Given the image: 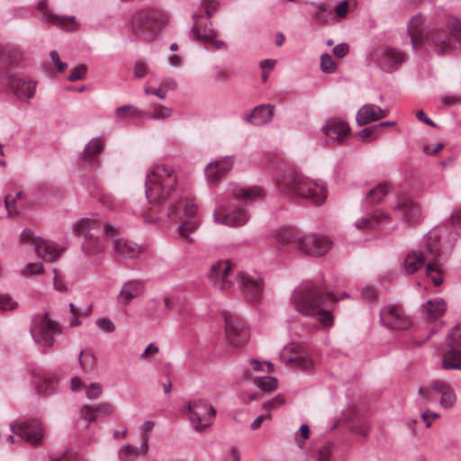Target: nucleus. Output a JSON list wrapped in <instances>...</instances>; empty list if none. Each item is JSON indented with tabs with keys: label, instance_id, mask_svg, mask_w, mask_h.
Here are the masks:
<instances>
[{
	"label": "nucleus",
	"instance_id": "69168bd1",
	"mask_svg": "<svg viewBox=\"0 0 461 461\" xmlns=\"http://www.w3.org/2000/svg\"><path fill=\"white\" fill-rule=\"evenodd\" d=\"M348 51H349V47L345 42H341V43L337 44L333 48V50H332L333 54L337 58H344V57H346L348 54Z\"/></svg>",
	"mask_w": 461,
	"mask_h": 461
},
{
	"label": "nucleus",
	"instance_id": "5701e85b",
	"mask_svg": "<svg viewBox=\"0 0 461 461\" xmlns=\"http://www.w3.org/2000/svg\"><path fill=\"white\" fill-rule=\"evenodd\" d=\"M322 131L335 141H343L349 134V125L340 119L332 118L322 127Z\"/></svg>",
	"mask_w": 461,
	"mask_h": 461
},
{
	"label": "nucleus",
	"instance_id": "4468645a",
	"mask_svg": "<svg viewBox=\"0 0 461 461\" xmlns=\"http://www.w3.org/2000/svg\"><path fill=\"white\" fill-rule=\"evenodd\" d=\"M225 321V334L229 343L233 347H241L249 339V330L242 319L223 313Z\"/></svg>",
	"mask_w": 461,
	"mask_h": 461
},
{
	"label": "nucleus",
	"instance_id": "393cba45",
	"mask_svg": "<svg viewBox=\"0 0 461 461\" xmlns=\"http://www.w3.org/2000/svg\"><path fill=\"white\" fill-rule=\"evenodd\" d=\"M275 105L273 104H259L246 116L245 121L255 126L266 124L272 120Z\"/></svg>",
	"mask_w": 461,
	"mask_h": 461
},
{
	"label": "nucleus",
	"instance_id": "37998d69",
	"mask_svg": "<svg viewBox=\"0 0 461 461\" xmlns=\"http://www.w3.org/2000/svg\"><path fill=\"white\" fill-rule=\"evenodd\" d=\"M78 362L83 370H93L95 367V357L91 351L81 350L78 356Z\"/></svg>",
	"mask_w": 461,
	"mask_h": 461
},
{
	"label": "nucleus",
	"instance_id": "6ab92c4d",
	"mask_svg": "<svg viewBox=\"0 0 461 461\" xmlns=\"http://www.w3.org/2000/svg\"><path fill=\"white\" fill-rule=\"evenodd\" d=\"M231 268L232 266L230 261H223L212 265L211 268L210 281L220 290H228L231 286V281L229 279Z\"/></svg>",
	"mask_w": 461,
	"mask_h": 461
},
{
	"label": "nucleus",
	"instance_id": "8fccbe9b",
	"mask_svg": "<svg viewBox=\"0 0 461 461\" xmlns=\"http://www.w3.org/2000/svg\"><path fill=\"white\" fill-rule=\"evenodd\" d=\"M103 392V386L100 383H91L86 388V395L89 400H95L100 397Z\"/></svg>",
	"mask_w": 461,
	"mask_h": 461
},
{
	"label": "nucleus",
	"instance_id": "bf43d9fd",
	"mask_svg": "<svg viewBox=\"0 0 461 461\" xmlns=\"http://www.w3.org/2000/svg\"><path fill=\"white\" fill-rule=\"evenodd\" d=\"M360 295H361L362 299H364L369 303L375 302L377 299L376 291L373 287L368 286V285L361 288Z\"/></svg>",
	"mask_w": 461,
	"mask_h": 461
},
{
	"label": "nucleus",
	"instance_id": "f8f14e48",
	"mask_svg": "<svg viewBox=\"0 0 461 461\" xmlns=\"http://www.w3.org/2000/svg\"><path fill=\"white\" fill-rule=\"evenodd\" d=\"M380 321L390 330H405L411 327V320L400 304H387L380 310Z\"/></svg>",
	"mask_w": 461,
	"mask_h": 461
},
{
	"label": "nucleus",
	"instance_id": "72a5a7b5",
	"mask_svg": "<svg viewBox=\"0 0 461 461\" xmlns=\"http://www.w3.org/2000/svg\"><path fill=\"white\" fill-rule=\"evenodd\" d=\"M141 289V285L140 282L131 280L126 282L119 294V300L121 303L124 304H128L134 297H136Z\"/></svg>",
	"mask_w": 461,
	"mask_h": 461
},
{
	"label": "nucleus",
	"instance_id": "412c9836",
	"mask_svg": "<svg viewBox=\"0 0 461 461\" xmlns=\"http://www.w3.org/2000/svg\"><path fill=\"white\" fill-rule=\"evenodd\" d=\"M233 164L234 158L227 156L222 159L209 163L204 168V175L210 182L217 184L223 176L230 171Z\"/></svg>",
	"mask_w": 461,
	"mask_h": 461
},
{
	"label": "nucleus",
	"instance_id": "864d4df0",
	"mask_svg": "<svg viewBox=\"0 0 461 461\" xmlns=\"http://www.w3.org/2000/svg\"><path fill=\"white\" fill-rule=\"evenodd\" d=\"M172 111L168 107L159 104L155 107L154 113L150 115L152 120H164L171 116Z\"/></svg>",
	"mask_w": 461,
	"mask_h": 461
},
{
	"label": "nucleus",
	"instance_id": "0eeeda50",
	"mask_svg": "<svg viewBox=\"0 0 461 461\" xmlns=\"http://www.w3.org/2000/svg\"><path fill=\"white\" fill-rule=\"evenodd\" d=\"M99 219H81L74 228L75 233L84 237L82 250L87 256L97 255L104 251L105 245L101 235H104V225Z\"/></svg>",
	"mask_w": 461,
	"mask_h": 461
},
{
	"label": "nucleus",
	"instance_id": "bb28decb",
	"mask_svg": "<svg viewBox=\"0 0 461 461\" xmlns=\"http://www.w3.org/2000/svg\"><path fill=\"white\" fill-rule=\"evenodd\" d=\"M183 209L185 215L193 216L197 212V205L188 200L184 201L181 197L170 204L167 214L170 219H181L180 211Z\"/></svg>",
	"mask_w": 461,
	"mask_h": 461
},
{
	"label": "nucleus",
	"instance_id": "6e6552de",
	"mask_svg": "<svg viewBox=\"0 0 461 461\" xmlns=\"http://www.w3.org/2000/svg\"><path fill=\"white\" fill-rule=\"evenodd\" d=\"M419 38V46L416 50H422L426 52L433 50L439 56L451 50V37L447 30H425Z\"/></svg>",
	"mask_w": 461,
	"mask_h": 461
},
{
	"label": "nucleus",
	"instance_id": "2f4dec72",
	"mask_svg": "<svg viewBox=\"0 0 461 461\" xmlns=\"http://www.w3.org/2000/svg\"><path fill=\"white\" fill-rule=\"evenodd\" d=\"M232 194L239 201L249 202L261 198L263 196V190L258 185L247 188L236 186L232 190Z\"/></svg>",
	"mask_w": 461,
	"mask_h": 461
},
{
	"label": "nucleus",
	"instance_id": "79ce46f5",
	"mask_svg": "<svg viewBox=\"0 0 461 461\" xmlns=\"http://www.w3.org/2000/svg\"><path fill=\"white\" fill-rule=\"evenodd\" d=\"M254 384L263 393L268 391L276 390L278 386V382L274 376H256L254 377Z\"/></svg>",
	"mask_w": 461,
	"mask_h": 461
},
{
	"label": "nucleus",
	"instance_id": "dca6fc26",
	"mask_svg": "<svg viewBox=\"0 0 461 461\" xmlns=\"http://www.w3.org/2000/svg\"><path fill=\"white\" fill-rule=\"evenodd\" d=\"M22 242H28L31 240H34L35 252L37 255L48 262L55 261L60 255L59 251L54 245L40 237H34L33 231L30 229H24L20 235Z\"/></svg>",
	"mask_w": 461,
	"mask_h": 461
},
{
	"label": "nucleus",
	"instance_id": "3c124183",
	"mask_svg": "<svg viewBox=\"0 0 461 461\" xmlns=\"http://www.w3.org/2000/svg\"><path fill=\"white\" fill-rule=\"evenodd\" d=\"M332 442H327L318 450L317 461H331Z\"/></svg>",
	"mask_w": 461,
	"mask_h": 461
},
{
	"label": "nucleus",
	"instance_id": "0e129e2a",
	"mask_svg": "<svg viewBox=\"0 0 461 461\" xmlns=\"http://www.w3.org/2000/svg\"><path fill=\"white\" fill-rule=\"evenodd\" d=\"M448 27L454 36L461 41V22L455 18L448 22Z\"/></svg>",
	"mask_w": 461,
	"mask_h": 461
},
{
	"label": "nucleus",
	"instance_id": "ddd939ff",
	"mask_svg": "<svg viewBox=\"0 0 461 461\" xmlns=\"http://www.w3.org/2000/svg\"><path fill=\"white\" fill-rule=\"evenodd\" d=\"M189 419L194 430L203 431L212 425L216 410L202 402L194 401L188 403Z\"/></svg>",
	"mask_w": 461,
	"mask_h": 461
},
{
	"label": "nucleus",
	"instance_id": "774afa93",
	"mask_svg": "<svg viewBox=\"0 0 461 461\" xmlns=\"http://www.w3.org/2000/svg\"><path fill=\"white\" fill-rule=\"evenodd\" d=\"M430 390L431 389H429V387H427V388L420 387L419 388V394L420 395L422 403H429V402L435 401L433 395L430 393Z\"/></svg>",
	"mask_w": 461,
	"mask_h": 461
},
{
	"label": "nucleus",
	"instance_id": "f03ea898",
	"mask_svg": "<svg viewBox=\"0 0 461 461\" xmlns=\"http://www.w3.org/2000/svg\"><path fill=\"white\" fill-rule=\"evenodd\" d=\"M277 186L280 192L294 194L297 197L320 205L327 196V187L322 182L312 181L302 174L287 170L278 178Z\"/></svg>",
	"mask_w": 461,
	"mask_h": 461
},
{
	"label": "nucleus",
	"instance_id": "a19ab883",
	"mask_svg": "<svg viewBox=\"0 0 461 461\" xmlns=\"http://www.w3.org/2000/svg\"><path fill=\"white\" fill-rule=\"evenodd\" d=\"M425 272L426 276L429 278H430L435 286H439L443 283L444 277L442 270L439 265H438L437 263L429 262L426 267Z\"/></svg>",
	"mask_w": 461,
	"mask_h": 461
},
{
	"label": "nucleus",
	"instance_id": "a211bd4d",
	"mask_svg": "<svg viewBox=\"0 0 461 461\" xmlns=\"http://www.w3.org/2000/svg\"><path fill=\"white\" fill-rule=\"evenodd\" d=\"M393 209L401 213L402 221L409 225L416 224L421 220L420 207L411 199L399 201Z\"/></svg>",
	"mask_w": 461,
	"mask_h": 461
},
{
	"label": "nucleus",
	"instance_id": "1a4fd4ad",
	"mask_svg": "<svg viewBox=\"0 0 461 461\" xmlns=\"http://www.w3.org/2000/svg\"><path fill=\"white\" fill-rule=\"evenodd\" d=\"M61 333L58 322L44 315L31 328V334L35 342L42 348H50L55 342L54 336Z\"/></svg>",
	"mask_w": 461,
	"mask_h": 461
},
{
	"label": "nucleus",
	"instance_id": "de8ad7c7",
	"mask_svg": "<svg viewBox=\"0 0 461 461\" xmlns=\"http://www.w3.org/2000/svg\"><path fill=\"white\" fill-rule=\"evenodd\" d=\"M337 65L329 53H323L321 56V69L322 72L330 74L333 73Z\"/></svg>",
	"mask_w": 461,
	"mask_h": 461
},
{
	"label": "nucleus",
	"instance_id": "473e14b6",
	"mask_svg": "<svg viewBox=\"0 0 461 461\" xmlns=\"http://www.w3.org/2000/svg\"><path fill=\"white\" fill-rule=\"evenodd\" d=\"M104 149V141L100 138L91 140L85 147L82 153V160L86 165H92L94 158L102 152Z\"/></svg>",
	"mask_w": 461,
	"mask_h": 461
},
{
	"label": "nucleus",
	"instance_id": "b1692460",
	"mask_svg": "<svg viewBox=\"0 0 461 461\" xmlns=\"http://www.w3.org/2000/svg\"><path fill=\"white\" fill-rule=\"evenodd\" d=\"M404 59V53L392 48H387L382 53L379 65L385 72H393L398 69Z\"/></svg>",
	"mask_w": 461,
	"mask_h": 461
},
{
	"label": "nucleus",
	"instance_id": "f704fd0d",
	"mask_svg": "<svg viewBox=\"0 0 461 461\" xmlns=\"http://www.w3.org/2000/svg\"><path fill=\"white\" fill-rule=\"evenodd\" d=\"M356 121L359 126L376 122V105L369 104L363 105L357 113Z\"/></svg>",
	"mask_w": 461,
	"mask_h": 461
},
{
	"label": "nucleus",
	"instance_id": "13d9d810",
	"mask_svg": "<svg viewBox=\"0 0 461 461\" xmlns=\"http://www.w3.org/2000/svg\"><path fill=\"white\" fill-rule=\"evenodd\" d=\"M42 271L43 266L41 263H29L23 267L22 274L23 276H31L41 274Z\"/></svg>",
	"mask_w": 461,
	"mask_h": 461
},
{
	"label": "nucleus",
	"instance_id": "c85d7f7f",
	"mask_svg": "<svg viewBox=\"0 0 461 461\" xmlns=\"http://www.w3.org/2000/svg\"><path fill=\"white\" fill-rule=\"evenodd\" d=\"M391 188L392 184L389 182L378 184L368 191L367 194L363 200V206L365 204H376L381 203L384 196L391 191Z\"/></svg>",
	"mask_w": 461,
	"mask_h": 461
},
{
	"label": "nucleus",
	"instance_id": "7ed1b4c3",
	"mask_svg": "<svg viewBox=\"0 0 461 461\" xmlns=\"http://www.w3.org/2000/svg\"><path fill=\"white\" fill-rule=\"evenodd\" d=\"M279 245L292 252L312 257H321L331 248L332 242L326 237L303 234L294 229H281L276 233Z\"/></svg>",
	"mask_w": 461,
	"mask_h": 461
},
{
	"label": "nucleus",
	"instance_id": "20e7f679",
	"mask_svg": "<svg viewBox=\"0 0 461 461\" xmlns=\"http://www.w3.org/2000/svg\"><path fill=\"white\" fill-rule=\"evenodd\" d=\"M167 14L154 7L135 12L128 22V29L136 41L152 42L158 39L167 23Z\"/></svg>",
	"mask_w": 461,
	"mask_h": 461
},
{
	"label": "nucleus",
	"instance_id": "aec40b11",
	"mask_svg": "<svg viewBox=\"0 0 461 461\" xmlns=\"http://www.w3.org/2000/svg\"><path fill=\"white\" fill-rule=\"evenodd\" d=\"M428 255L431 256L432 259L437 258L438 252H434L432 249H427V255L418 250L410 251L402 263V267L406 275L415 274L428 259Z\"/></svg>",
	"mask_w": 461,
	"mask_h": 461
},
{
	"label": "nucleus",
	"instance_id": "a878e982",
	"mask_svg": "<svg viewBox=\"0 0 461 461\" xmlns=\"http://www.w3.org/2000/svg\"><path fill=\"white\" fill-rule=\"evenodd\" d=\"M286 364L294 365L304 371L313 367V361L309 353L301 347H293L291 348V356L287 358Z\"/></svg>",
	"mask_w": 461,
	"mask_h": 461
},
{
	"label": "nucleus",
	"instance_id": "f257e3e1",
	"mask_svg": "<svg viewBox=\"0 0 461 461\" xmlns=\"http://www.w3.org/2000/svg\"><path fill=\"white\" fill-rule=\"evenodd\" d=\"M290 302L298 312L305 316H316L326 328L333 325L331 312L326 307L337 302L332 292L324 293L313 281L303 282L292 294Z\"/></svg>",
	"mask_w": 461,
	"mask_h": 461
},
{
	"label": "nucleus",
	"instance_id": "e433bc0d",
	"mask_svg": "<svg viewBox=\"0 0 461 461\" xmlns=\"http://www.w3.org/2000/svg\"><path fill=\"white\" fill-rule=\"evenodd\" d=\"M190 37L196 41H211L217 36V32L212 28L205 26L203 31L198 27L197 22L190 30Z\"/></svg>",
	"mask_w": 461,
	"mask_h": 461
},
{
	"label": "nucleus",
	"instance_id": "603ef678",
	"mask_svg": "<svg viewBox=\"0 0 461 461\" xmlns=\"http://www.w3.org/2000/svg\"><path fill=\"white\" fill-rule=\"evenodd\" d=\"M87 68L86 65H79L75 67L69 73L68 79L71 82L82 80L85 78Z\"/></svg>",
	"mask_w": 461,
	"mask_h": 461
},
{
	"label": "nucleus",
	"instance_id": "680f3d73",
	"mask_svg": "<svg viewBox=\"0 0 461 461\" xmlns=\"http://www.w3.org/2000/svg\"><path fill=\"white\" fill-rule=\"evenodd\" d=\"M429 389L437 392V393H443L444 391H447V389L450 388V386L444 381H441V380H433L429 383Z\"/></svg>",
	"mask_w": 461,
	"mask_h": 461
},
{
	"label": "nucleus",
	"instance_id": "4d7b16f0",
	"mask_svg": "<svg viewBox=\"0 0 461 461\" xmlns=\"http://www.w3.org/2000/svg\"><path fill=\"white\" fill-rule=\"evenodd\" d=\"M285 403V399L281 394H277L273 399L263 403L262 408L266 411H273Z\"/></svg>",
	"mask_w": 461,
	"mask_h": 461
},
{
	"label": "nucleus",
	"instance_id": "e2e57ef3",
	"mask_svg": "<svg viewBox=\"0 0 461 461\" xmlns=\"http://www.w3.org/2000/svg\"><path fill=\"white\" fill-rule=\"evenodd\" d=\"M96 325L106 332H113L115 330L113 322L107 318H101L97 320Z\"/></svg>",
	"mask_w": 461,
	"mask_h": 461
},
{
	"label": "nucleus",
	"instance_id": "7c9ffc66",
	"mask_svg": "<svg viewBox=\"0 0 461 461\" xmlns=\"http://www.w3.org/2000/svg\"><path fill=\"white\" fill-rule=\"evenodd\" d=\"M421 24L422 16L420 14L412 16L408 23L407 32L411 38V43L414 50L418 49L420 39L419 37L425 31L424 29L420 28Z\"/></svg>",
	"mask_w": 461,
	"mask_h": 461
},
{
	"label": "nucleus",
	"instance_id": "2eb2a0df",
	"mask_svg": "<svg viewBox=\"0 0 461 461\" xmlns=\"http://www.w3.org/2000/svg\"><path fill=\"white\" fill-rule=\"evenodd\" d=\"M238 285L250 303H259L262 298L264 283L261 278H255L245 272H240L237 276Z\"/></svg>",
	"mask_w": 461,
	"mask_h": 461
},
{
	"label": "nucleus",
	"instance_id": "c756f323",
	"mask_svg": "<svg viewBox=\"0 0 461 461\" xmlns=\"http://www.w3.org/2000/svg\"><path fill=\"white\" fill-rule=\"evenodd\" d=\"M389 221L390 217L387 213L375 212L370 213L366 217L356 221L355 226L359 230H371L374 227L378 226L382 223L388 222Z\"/></svg>",
	"mask_w": 461,
	"mask_h": 461
},
{
	"label": "nucleus",
	"instance_id": "9b49d317",
	"mask_svg": "<svg viewBox=\"0 0 461 461\" xmlns=\"http://www.w3.org/2000/svg\"><path fill=\"white\" fill-rule=\"evenodd\" d=\"M104 230L105 237L113 239V247L115 254L127 259L139 258L141 248L137 243L120 238L118 229L111 223H105Z\"/></svg>",
	"mask_w": 461,
	"mask_h": 461
},
{
	"label": "nucleus",
	"instance_id": "09e8293b",
	"mask_svg": "<svg viewBox=\"0 0 461 461\" xmlns=\"http://www.w3.org/2000/svg\"><path fill=\"white\" fill-rule=\"evenodd\" d=\"M456 401V394L450 387L441 394L440 405L445 409H449L454 406Z\"/></svg>",
	"mask_w": 461,
	"mask_h": 461
},
{
	"label": "nucleus",
	"instance_id": "6e6d98bb",
	"mask_svg": "<svg viewBox=\"0 0 461 461\" xmlns=\"http://www.w3.org/2000/svg\"><path fill=\"white\" fill-rule=\"evenodd\" d=\"M18 305L16 301H14L13 298L9 294H1L0 295V310H14Z\"/></svg>",
	"mask_w": 461,
	"mask_h": 461
},
{
	"label": "nucleus",
	"instance_id": "a18cd8bd",
	"mask_svg": "<svg viewBox=\"0 0 461 461\" xmlns=\"http://www.w3.org/2000/svg\"><path fill=\"white\" fill-rule=\"evenodd\" d=\"M126 113H129L131 116L134 118H140L144 115V113L141 110L131 104L120 106L115 110V115L118 118H126Z\"/></svg>",
	"mask_w": 461,
	"mask_h": 461
},
{
	"label": "nucleus",
	"instance_id": "423d86ee",
	"mask_svg": "<svg viewBox=\"0 0 461 461\" xmlns=\"http://www.w3.org/2000/svg\"><path fill=\"white\" fill-rule=\"evenodd\" d=\"M16 64V59L10 51L0 53V79L18 99H31L35 95V84L17 76L14 71Z\"/></svg>",
	"mask_w": 461,
	"mask_h": 461
},
{
	"label": "nucleus",
	"instance_id": "49530a36",
	"mask_svg": "<svg viewBox=\"0 0 461 461\" xmlns=\"http://www.w3.org/2000/svg\"><path fill=\"white\" fill-rule=\"evenodd\" d=\"M379 131H377L375 125L366 127L357 132V136L363 142H370L377 138Z\"/></svg>",
	"mask_w": 461,
	"mask_h": 461
},
{
	"label": "nucleus",
	"instance_id": "5fc2aeb1",
	"mask_svg": "<svg viewBox=\"0 0 461 461\" xmlns=\"http://www.w3.org/2000/svg\"><path fill=\"white\" fill-rule=\"evenodd\" d=\"M331 15H332V13L330 11H329V12H314L312 14V21L313 23H315L319 26H322L329 22Z\"/></svg>",
	"mask_w": 461,
	"mask_h": 461
},
{
	"label": "nucleus",
	"instance_id": "58836bf2",
	"mask_svg": "<svg viewBox=\"0 0 461 461\" xmlns=\"http://www.w3.org/2000/svg\"><path fill=\"white\" fill-rule=\"evenodd\" d=\"M34 384L36 390L40 394H49L55 390V380L47 375H35Z\"/></svg>",
	"mask_w": 461,
	"mask_h": 461
},
{
	"label": "nucleus",
	"instance_id": "052dcab7",
	"mask_svg": "<svg viewBox=\"0 0 461 461\" xmlns=\"http://www.w3.org/2000/svg\"><path fill=\"white\" fill-rule=\"evenodd\" d=\"M201 5L203 8H204L205 14L209 19L217 10L218 2L216 0H203Z\"/></svg>",
	"mask_w": 461,
	"mask_h": 461
},
{
	"label": "nucleus",
	"instance_id": "39448f33",
	"mask_svg": "<svg viewBox=\"0 0 461 461\" xmlns=\"http://www.w3.org/2000/svg\"><path fill=\"white\" fill-rule=\"evenodd\" d=\"M177 177L175 170L161 164L153 166L146 176L145 194L149 203L160 205L176 192Z\"/></svg>",
	"mask_w": 461,
	"mask_h": 461
},
{
	"label": "nucleus",
	"instance_id": "338daca9",
	"mask_svg": "<svg viewBox=\"0 0 461 461\" xmlns=\"http://www.w3.org/2000/svg\"><path fill=\"white\" fill-rule=\"evenodd\" d=\"M133 73L136 78H142L148 73V68L143 62L138 61L134 65Z\"/></svg>",
	"mask_w": 461,
	"mask_h": 461
},
{
	"label": "nucleus",
	"instance_id": "c03bdc74",
	"mask_svg": "<svg viewBox=\"0 0 461 461\" xmlns=\"http://www.w3.org/2000/svg\"><path fill=\"white\" fill-rule=\"evenodd\" d=\"M140 456V449L131 445H126L120 448L119 457L122 461H134Z\"/></svg>",
	"mask_w": 461,
	"mask_h": 461
},
{
	"label": "nucleus",
	"instance_id": "c9c22d12",
	"mask_svg": "<svg viewBox=\"0 0 461 461\" xmlns=\"http://www.w3.org/2000/svg\"><path fill=\"white\" fill-rule=\"evenodd\" d=\"M442 365L445 369L461 370V351L448 348L442 357Z\"/></svg>",
	"mask_w": 461,
	"mask_h": 461
},
{
	"label": "nucleus",
	"instance_id": "cd10ccee",
	"mask_svg": "<svg viewBox=\"0 0 461 461\" xmlns=\"http://www.w3.org/2000/svg\"><path fill=\"white\" fill-rule=\"evenodd\" d=\"M446 310L447 303L443 299L429 300L422 305V313L430 321L442 316Z\"/></svg>",
	"mask_w": 461,
	"mask_h": 461
},
{
	"label": "nucleus",
	"instance_id": "f3484780",
	"mask_svg": "<svg viewBox=\"0 0 461 461\" xmlns=\"http://www.w3.org/2000/svg\"><path fill=\"white\" fill-rule=\"evenodd\" d=\"M113 411V407L109 402H101L93 406L83 405L80 410L77 425L86 429L89 428L90 422L95 421L98 416H109Z\"/></svg>",
	"mask_w": 461,
	"mask_h": 461
},
{
	"label": "nucleus",
	"instance_id": "9d476101",
	"mask_svg": "<svg viewBox=\"0 0 461 461\" xmlns=\"http://www.w3.org/2000/svg\"><path fill=\"white\" fill-rule=\"evenodd\" d=\"M10 429L33 447L41 446L45 436V429L41 422L36 419L27 420L20 423L13 421L10 423Z\"/></svg>",
	"mask_w": 461,
	"mask_h": 461
},
{
	"label": "nucleus",
	"instance_id": "4be33fe9",
	"mask_svg": "<svg viewBox=\"0 0 461 461\" xmlns=\"http://www.w3.org/2000/svg\"><path fill=\"white\" fill-rule=\"evenodd\" d=\"M46 7L47 0H41L37 5V9L42 12V17L46 23L59 25L66 31H74L77 29L74 16L65 17L55 14H50L45 11Z\"/></svg>",
	"mask_w": 461,
	"mask_h": 461
},
{
	"label": "nucleus",
	"instance_id": "4c0bfd02",
	"mask_svg": "<svg viewBox=\"0 0 461 461\" xmlns=\"http://www.w3.org/2000/svg\"><path fill=\"white\" fill-rule=\"evenodd\" d=\"M248 221V213L245 210L237 209L223 216L222 223L230 226L243 225Z\"/></svg>",
	"mask_w": 461,
	"mask_h": 461
},
{
	"label": "nucleus",
	"instance_id": "ea45409f",
	"mask_svg": "<svg viewBox=\"0 0 461 461\" xmlns=\"http://www.w3.org/2000/svg\"><path fill=\"white\" fill-rule=\"evenodd\" d=\"M446 346L461 351V323L453 327L446 337Z\"/></svg>",
	"mask_w": 461,
	"mask_h": 461
}]
</instances>
